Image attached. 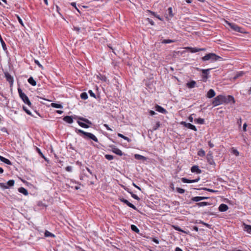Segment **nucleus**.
I'll list each match as a JSON object with an SVG mask.
<instances>
[{"mask_svg":"<svg viewBox=\"0 0 251 251\" xmlns=\"http://www.w3.org/2000/svg\"><path fill=\"white\" fill-rule=\"evenodd\" d=\"M228 206L226 204L224 203L220 204L219 207V210L221 212L226 211V210H228Z\"/></svg>","mask_w":251,"mask_h":251,"instance_id":"dca6fc26","label":"nucleus"},{"mask_svg":"<svg viewBox=\"0 0 251 251\" xmlns=\"http://www.w3.org/2000/svg\"><path fill=\"white\" fill-rule=\"evenodd\" d=\"M35 64L37 65L40 68L42 69H43V66L40 63L39 61L37 60H35L34 61Z\"/></svg>","mask_w":251,"mask_h":251,"instance_id":"a18cd8bd","label":"nucleus"},{"mask_svg":"<svg viewBox=\"0 0 251 251\" xmlns=\"http://www.w3.org/2000/svg\"><path fill=\"white\" fill-rule=\"evenodd\" d=\"M103 126H104V127H105V128H106V129H107V130H110V131H112V129H111V128H110V127H109V126H108V125H107V124H104V125H103Z\"/></svg>","mask_w":251,"mask_h":251,"instance_id":"5fc2aeb1","label":"nucleus"},{"mask_svg":"<svg viewBox=\"0 0 251 251\" xmlns=\"http://www.w3.org/2000/svg\"><path fill=\"white\" fill-rule=\"evenodd\" d=\"M208 145L210 148H213L214 146V144L212 143L211 141L208 142Z\"/></svg>","mask_w":251,"mask_h":251,"instance_id":"e2e57ef3","label":"nucleus"},{"mask_svg":"<svg viewBox=\"0 0 251 251\" xmlns=\"http://www.w3.org/2000/svg\"><path fill=\"white\" fill-rule=\"evenodd\" d=\"M119 200L121 202L126 204L129 207H131L134 210H137V208L133 204L129 202L127 200L123 198H120Z\"/></svg>","mask_w":251,"mask_h":251,"instance_id":"9d476101","label":"nucleus"},{"mask_svg":"<svg viewBox=\"0 0 251 251\" xmlns=\"http://www.w3.org/2000/svg\"><path fill=\"white\" fill-rule=\"evenodd\" d=\"M244 228H245V230H246L248 232H249V233L251 232V226L245 225Z\"/></svg>","mask_w":251,"mask_h":251,"instance_id":"2f4dec72","label":"nucleus"},{"mask_svg":"<svg viewBox=\"0 0 251 251\" xmlns=\"http://www.w3.org/2000/svg\"><path fill=\"white\" fill-rule=\"evenodd\" d=\"M4 75L6 80L10 83V85H13L14 82L13 76L8 72H5Z\"/></svg>","mask_w":251,"mask_h":251,"instance_id":"9b49d317","label":"nucleus"},{"mask_svg":"<svg viewBox=\"0 0 251 251\" xmlns=\"http://www.w3.org/2000/svg\"><path fill=\"white\" fill-rule=\"evenodd\" d=\"M131 229L132 231H134L136 233H138L139 232V229L136 226L134 225H131Z\"/></svg>","mask_w":251,"mask_h":251,"instance_id":"cd10ccee","label":"nucleus"},{"mask_svg":"<svg viewBox=\"0 0 251 251\" xmlns=\"http://www.w3.org/2000/svg\"><path fill=\"white\" fill-rule=\"evenodd\" d=\"M88 93L89 94V95H90L91 97H93L95 99L96 98V95L92 90H89Z\"/></svg>","mask_w":251,"mask_h":251,"instance_id":"37998d69","label":"nucleus"},{"mask_svg":"<svg viewBox=\"0 0 251 251\" xmlns=\"http://www.w3.org/2000/svg\"><path fill=\"white\" fill-rule=\"evenodd\" d=\"M208 198H209L207 197H200L201 201L204 200H206V199H207Z\"/></svg>","mask_w":251,"mask_h":251,"instance_id":"69168bd1","label":"nucleus"},{"mask_svg":"<svg viewBox=\"0 0 251 251\" xmlns=\"http://www.w3.org/2000/svg\"><path fill=\"white\" fill-rule=\"evenodd\" d=\"M206 159L208 163L210 165H215V162L213 159L212 152L209 151L206 156Z\"/></svg>","mask_w":251,"mask_h":251,"instance_id":"1a4fd4ad","label":"nucleus"},{"mask_svg":"<svg viewBox=\"0 0 251 251\" xmlns=\"http://www.w3.org/2000/svg\"><path fill=\"white\" fill-rule=\"evenodd\" d=\"M0 185L1 187H3L4 188H5V189L8 188V186H7V184L6 185L5 183H0Z\"/></svg>","mask_w":251,"mask_h":251,"instance_id":"603ef678","label":"nucleus"},{"mask_svg":"<svg viewBox=\"0 0 251 251\" xmlns=\"http://www.w3.org/2000/svg\"><path fill=\"white\" fill-rule=\"evenodd\" d=\"M194 115V114H192L191 115H190L189 117V120L190 122H193V116Z\"/></svg>","mask_w":251,"mask_h":251,"instance_id":"bf43d9fd","label":"nucleus"},{"mask_svg":"<svg viewBox=\"0 0 251 251\" xmlns=\"http://www.w3.org/2000/svg\"><path fill=\"white\" fill-rule=\"evenodd\" d=\"M76 132L77 133L82 134V137L85 139H91L96 142H98V138L92 133L85 132L81 129H76Z\"/></svg>","mask_w":251,"mask_h":251,"instance_id":"f03ea898","label":"nucleus"},{"mask_svg":"<svg viewBox=\"0 0 251 251\" xmlns=\"http://www.w3.org/2000/svg\"><path fill=\"white\" fill-rule=\"evenodd\" d=\"M174 228L178 230V231H181L182 232H184V233H187L186 232L183 231V230H182L178 226H174Z\"/></svg>","mask_w":251,"mask_h":251,"instance_id":"de8ad7c7","label":"nucleus"},{"mask_svg":"<svg viewBox=\"0 0 251 251\" xmlns=\"http://www.w3.org/2000/svg\"><path fill=\"white\" fill-rule=\"evenodd\" d=\"M191 171L192 172L196 173L198 174H200L201 173V170H200L199 167L197 165H195L192 167Z\"/></svg>","mask_w":251,"mask_h":251,"instance_id":"2eb2a0df","label":"nucleus"},{"mask_svg":"<svg viewBox=\"0 0 251 251\" xmlns=\"http://www.w3.org/2000/svg\"><path fill=\"white\" fill-rule=\"evenodd\" d=\"M172 7H169L168 8V10H169V14H170V16L171 17L172 15Z\"/></svg>","mask_w":251,"mask_h":251,"instance_id":"0e129e2a","label":"nucleus"},{"mask_svg":"<svg viewBox=\"0 0 251 251\" xmlns=\"http://www.w3.org/2000/svg\"><path fill=\"white\" fill-rule=\"evenodd\" d=\"M80 98L83 100H86L88 98V95L86 92H83L80 95Z\"/></svg>","mask_w":251,"mask_h":251,"instance_id":"72a5a7b5","label":"nucleus"},{"mask_svg":"<svg viewBox=\"0 0 251 251\" xmlns=\"http://www.w3.org/2000/svg\"><path fill=\"white\" fill-rule=\"evenodd\" d=\"M196 82L194 80L191 81L189 82L186 83V86L189 88H193L195 87Z\"/></svg>","mask_w":251,"mask_h":251,"instance_id":"aec40b11","label":"nucleus"},{"mask_svg":"<svg viewBox=\"0 0 251 251\" xmlns=\"http://www.w3.org/2000/svg\"><path fill=\"white\" fill-rule=\"evenodd\" d=\"M231 101L233 103L235 102L234 98L232 96L219 95L214 98L212 104L214 106H216L223 103H227Z\"/></svg>","mask_w":251,"mask_h":251,"instance_id":"f257e3e1","label":"nucleus"},{"mask_svg":"<svg viewBox=\"0 0 251 251\" xmlns=\"http://www.w3.org/2000/svg\"><path fill=\"white\" fill-rule=\"evenodd\" d=\"M154 109L156 111L161 113L164 114L167 112L166 110L164 108L158 105H156L155 106Z\"/></svg>","mask_w":251,"mask_h":251,"instance_id":"4468645a","label":"nucleus"},{"mask_svg":"<svg viewBox=\"0 0 251 251\" xmlns=\"http://www.w3.org/2000/svg\"><path fill=\"white\" fill-rule=\"evenodd\" d=\"M176 191L180 194H183L185 192V190L180 188L176 187Z\"/></svg>","mask_w":251,"mask_h":251,"instance_id":"58836bf2","label":"nucleus"},{"mask_svg":"<svg viewBox=\"0 0 251 251\" xmlns=\"http://www.w3.org/2000/svg\"><path fill=\"white\" fill-rule=\"evenodd\" d=\"M28 82L31 85L35 86L36 85V81L33 79L32 76H30L27 80Z\"/></svg>","mask_w":251,"mask_h":251,"instance_id":"5701e85b","label":"nucleus"},{"mask_svg":"<svg viewBox=\"0 0 251 251\" xmlns=\"http://www.w3.org/2000/svg\"><path fill=\"white\" fill-rule=\"evenodd\" d=\"M71 4L74 6V7H75V8L80 13V11H79V10L77 8L76 6V3L75 2H72L71 3Z\"/></svg>","mask_w":251,"mask_h":251,"instance_id":"4d7b16f0","label":"nucleus"},{"mask_svg":"<svg viewBox=\"0 0 251 251\" xmlns=\"http://www.w3.org/2000/svg\"><path fill=\"white\" fill-rule=\"evenodd\" d=\"M148 11L149 13H151V15H153L154 17L157 18L158 19H159L160 20H162L161 18H160L159 16H157L154 12L151 11L150 10H148Z\"/></svg>","mask_w":251,"mask_h":251,"instance_id":"49530a36","label":"nucleus"},{"mask_svg":"<svg viewBox=\"0 0 251 251\" xmlns=\"http://www.w3.org/2000/svg\"><path fill=\"white\" fill-rule=\"evenodd\" d=\"M160 126V122H157L155 124V125L152 127V130H156Z\"/></svg>","mask_w":251,"mask_h":251,"instance_id":"e433bc0d","label":"nucleus"},{"mask_svg":"<svg viewBox=\"0 0 251 251\" xmlns=\"http://www.w3.org/2000/svg\"><path fill=\"white\" fill-rule=\"evenodd\" d=\"M147 20L151 24V25H154V22L152 20L150 19V18H147Z\"/></svg>","mask_w":251,"mask_h":251,"instance_id":"13d9d810","label":"nucleus"},{"mask_svg":"<svg viewBox=\"0 0 251 251\" xmlns=\"http://www.w3.org/2000/svg\"><path fill=\"white\" fill-rule=\"evenodd\" d=\"M51 106L53 108H63V106L61 104L56 103H51Z\"/></svg>","mask_w":251,"mask_h":251,"instance_id":"393cba45","label":"nucleus"},{"mask_svg":"<svg viewBox=\"0 0 251 251\" xmlns=\"http://www.w3.org/2000/svg\"><path fill=\"white\" fill-rule=\"evenodd\" d=\"M198 155L200 156H204L205 155V151L202 149H201L198 151Z\"/></svg>","mask_w":251,"mask_h":251,"instance_id":"c756f323","label":"nucleus"},{"mask_svg":"<svg viewBox=\"0 0 251 251\" xmlns=\"http://www.w3.org/2000/svg\"><path fill=\"white\" fill-rule=\"evenodd\" d=\"M215 96V93L213 89H211L208 91V92L207 93L206 97L210 99V98L214 97Z\"/></svg>","mask_w":251,"mask_h":251,"instance_id":"a211bd4d","label":"nucleus"},{"mask_svg":"<svg viewBox=\"0 0 251 251\" xmlns=\"http://www.w3.org/2000/svg\"><path fill=\"white\" fill-rule=\"evenodd\" d=\"M63 120L69 124H72L73 123L74 121L72 117L70 116H65L63 118Z\"/></svg>","mask_w":251,"mask_h":251,"instance_id":"f3484780","label":"nucleus"},{"mask_svg":"<svg viewBox=\"0 0 251 251\" xmlns=\"http://www.w3.org/2000/svg\"><path fill=\"white\" fill-rule=\"evenodd\" d=\"M131 194V197L135 200L139 201L140 199L135 194H133L132 192H129Z\"/></svg>","mask_w":251,"mask_h":251,"instance_id":"ea45409f","label":"nucleus"},{"mask_svg":"<svg viewBox=\"0 0 251 251\" xmlns=\"http://www.w3.org/2000/svg\"><path fill=\"white\" fill-rule=\"evenodd\" d=\"M227 23L233 30L240 33H245V32L244 31L242 27L238 26L236 24L230 23L228 22H227Z\"/></svg>","mask_w":251,"mask_h":251,"instance_id":"423d86ee","label":"nucleus"},{"mask_svg":"<svg viewBox=\"0 0 251 251\" xmlns=\"http://www.w3.org/2000/svg\"><path fill=\"white\" fill-rule=\"evenodd\" d=\"M134 157L135 159H136L137 160H146V157H145V156H144L143 155L138 154H135L134 155Z\"/></svg>","mask_w":251,"mask_h":251,"instance_id":"b1692460","label":"nucleus"},{"mask_svg":"<svg viewBox=\"0 0 251 251\" xmlns=\"http://www.w3.org/2000/svg\"><path fill=\"white\" fill-rule=\"evenodd\" d=\"M150 114L151 115L153 116V115H155L156 113L154 111L151 110L150 112Z\"/></svg>","mask_w":251,"mask_h":251,"instance_id":"338daca9","label":"nucleus"},{"mask_svg":"<svg viewBox=\"0 0 251 251\" xmlns=\"http://www.w3.org/2000/svg\"><path fill=\"white\" fill-rule=\"evenodd\" d=\"M247 125L246 123H245L244 125H243V129L244 131H246L247 129H246V128H247Z\"/></svg>","mask_w":251,"mask_h":251,"instance_id":"052dcab7","label":"nucleus"},{"mask_svg":"<svg viewBox=\"0 0 251 251\" xmlns=\"http://www.w3.org/2000/svg\"><path fill=\"white\" fill-rule=\"evenodd\" d=\"M232 153L235 154L236 156H238L239 154V151L233 148L232 149Z\"/></svg>","mask_w":251,"mask_h":251,"instance_id":"a19ab883","label":"nucleus"},{"mask_svg":"<svg viewBox=\"0 0 251 251\" xmlns=\"http://www.w3.org/2000/svg\"><path fill=\"white\" fill-rule=\"evenodd\" d=\"M188 49L190 50V52H197L200 50H205V49H199V48H189Z\"/></svg>","mask_w":251,"mask_h":251,"instance_id":"4be33fe9","label":"nucleus"},{"mask_svg":"<svg viewBox=\"0 0 251 251\" xmlns=\"http://www.w3.org/2000/svg\"><path fill=\"white\" fill-rule=\"evenodd\" d=\"M23 108L24 110L26 112V114H27L29 115L32 116H34L33 115H32L31 112L27 108V107L26 106H23Z\"/></svg>","mask_w":251,"mask_h":251,"instance_id":"f704fd0d","label":"nucleus"},{"mask_svg":"<svg viewBox=\"0 0 251 251\" xmlns=\"http://www.w3.org/2000/svg\"><path fill=\"white\" fill-rule=\"evenodd\" d=\"M110 147L111 148L112 151L114 153L120 156H122L123 154V152L116 146L111 145L110 146Z\"/></svg>","mask_w":251,"mask_h":251,"instance_id":"6e6552de","label":"nucleus"},{"mask_svg":"<svg viewBox=\"0 0 251 251\" xmlns=\"http://www.w3.org/2000/svg\"><path fill=\"white\" fill-rule=\"evenodd\" d=\"M105 158L108 160H111L113 159L114 156L110 154H105Z\"/></svg>","mask_w":251,"mask_h":251,"instance_id":"4c0bfd02","label":"nucleus"},{"mask_svg":"<svg viewBox=\"0 0 251 251\" xmlns=\"http://www.w3.org/2000/svg\"><path fill=\"white\" fill-rule=\"evenodd\" d=\"M45 236L46 237H54V235L48 230H46L45 232Z\"/></svg>","mask_w":251,"mask_h":251,"instance_id":"473e14b6","label":"nucleus"},{"mask_svg":"<svg viewBox=\"0 0 251 251\" xmlns=\"http://www.w3.org/2000/svg\"><path fill=\"white\" fill-rule=\"evenodd\" d=\"M210 70H211V69H202L201 70L202 73V78L203 81H206L207 79L209 77L208 74Z\"/></svg>","mask_w":251,"mask_h":251,"instance_id":"0eeeda50","label":"nucleus"},{"mask_svg":"<svg viewBox=\"0 0 251 251\" xmlns=\"http://www.w3.org/2000/svg\"><path fill=\"white\" fill-rule=\"evenodd\" d=\"M18 191L25 196H27L28 194L27 190L24 187H20L18 189Z\"/></svg>","mask_w":251,"mask_h":251,"instance_id":"412c9836","label":"nucleus"},{"mask_svg":"<svg viewBox=\"0 0 251 251\" xmlns=\"http://www.w3.org/2000/svg\"><path fill=\"white\" fill-rule=\"evenodd\" d=\"M18 91L20 97L23 100L24 103L27 104L29 107H31L32 104L30 101L29 100L27 96L24 92H23L22 89L19 88L18 89Z\"/></svg>","mask_w":251,"mask_h":251,"instance_id":"20e7f679","label":"nucleus"},{"mask_svg":"<svg viewBox=\"0 0 251 251\" xmlns=\"http://www.w3.org/2000/svg\"><path fill=\"white\" fill-rule=\"evenodd\" d=\"M76 118L78 119L77 123L82 127L88 128L89 126L87 124H92V122L87 119L78 116H76Z\"/></svg>","mask_w":251,"mask_h":251,"instance_id":"7ed1b4c3","label":"nucleus"},{"mask_svg":"<svg viewBox=\"0 0 251 251\" xmlns=\"http://www.w3.org/2000/svg\"><path fill=\"white\" fill-rule=\"evenodd\" d=\"M151 239H152L151 240L153 242H154L156 244H159V241L157 239L154 238H152Z\"/></svg>","mask_w":251,"mask_h":251,"instance_id":"6e6d98bb","label":"nucleus"},{"mask_svg":"<svg viewBox=\"0 0 251 251\" xmlns=\"http://www.w3.org/2000/svg\"><path fill=\"white\" fill-rule=\"evenodd\" d=\"M201 189L203 190L209 191V192H217V191H216V190H214L210 189L209 188H202Z\"/></svg>","mask_w":251,"mask_h":251,"instance_id":"09e8293b","label":"nucleus"},{"mask_svg":"<svg viewBox=\"0 0 251 251\" xmlns=\"http://www.w3.org/2000/svg\"><path fill=\"white\" fill-rule=\"evenodd\" d=\"M196 204L198 206L201 207V206H206V205H209V203L207 202L203 201V202H198Z\"/></svg>","mask_w":251,"mask_h":251,"instance_id":"c85d7f7f","label":"nucleus"},{"mask_svg":"<svg viewBox=\"0 0 251 251\" xmlns=\"http://www.w3.org/2000/svg\"><path fill=\"white\" fill-rule=\"evenodd\" d=\"M194 122L199 124H203L204 122V120L203 119L200 118L198 119H196L194 120Z\"/></svg>","mask_w":251,"mask_h":251,"instance_id":"bb28decb","label":"nucleus"},{"mask_svg":"<svg viewBox=\"0 0 251 251\" xmlns=\"http://www.w3.org/2000/svg\"><path fill=\"white\" fill-rule=\"evenodd\" d=\"M221 58V57L217 55L216 54L214 53H209L206 54L205 56H204L202 58V60L203 61H207V60H211V61H216L219 59Z\"/></svg>","mask_w":251,"mask_h":251,"instance_id":"39448f33","label":"nucleus"},{"mask_svg":"<svg viewBox=\"0 0 251 251\" xmlns=\"http://www.w3.org/2000/svg\"><path fill=\"white\" fill-rule=\"evenodd\" d=\"M15 183V181L14 180H9V181H8L6 183V184L7 185V186L9 187H11V186H13L14 185Z\"/></svg>","mask_w":251,"mask_h":251,"instance_id":"7c9ffc66","label":"nucleus"},{"mask_svg":"<svg viewBox=\"0 0 251 251\" xmlns=\"http://www.w3.org/2000/svg\"><path fill=\"white\" fill-rule=\"evenodd\" d=\"M244 74V72L243 71H240V72L237 73V74L234 77V79H235L237 78L238 77L243 75Z\"/></svg>","mask_w":251,"mask_h":251,"instance_id":"c9c22d12","label":"nucleus"},{"mask_svg":"<svg viewBox=\"0 0 251 251\" xmlns=\"http://www.w3.org/2000/svg\"><path fill=\"white\" fill-rule=\"evenodd\" d=\"M172 42H173V40H170V39H165V40H163L162 42V43H164V44H168V43H171Z\"/></svg>","mask_w":251,"mask_h":251,"instance_id":"c03bdc74","label":"nucleus"},{"mask_svg":"<svg viewBox=\"0 0 251 251\" xmlns=\"http://www.w3.org/2000/svg\"><path fill=\"white\" fill-rule=\"evenodd\" d=\"M192 201H201L200 197H194L192 198Z\"/></svg>","mask_w":251,"mask_h":251,"instance_id":"79ce46f5","label":"nucleus"},{"mask_svg":"<svg viewBox=\"0 0 251 251\" xmlns=\"http://www.w3.org/2000/svg\"><path fill=\"white\" fill-rule=\"evenodd\" d=\"M118 136L119 137H121V138L124 139V140L127 141L128 142H131V139H130L128 137L125 136L121 133H118Z\"/></svg>","mask_w":251,"mask_h":251,"instance_id":"a878e982","label":"nucleus"},{"mask_svg":"<svg viewBox=\"0 0 251 251\" xmlns=\"http://www.w3.org/2000/svg\"><path fill=\"white\" fill-rule=\"evenodd\" d=\"M100 79L103 81H106L107 78L105 76H101Z\"/></svg>","mask_w":251,"mask_h":251,"instance_id":"680f3d73","label":"nucleus"},{"mask_svg":"<svg viewBox=\"0 0 251 251\" xmlns=\"http://www.w3.org/2000/svg\"><path fill=\"white\" fill-rule=\"evenodd\" d=\"M175 251H183L180 248H179L178 247H176L175 249Z\"/></svg>","mask_w":251,"mask_h":251,"instance_id":"774afa93","label":"nucleus"},{"mask_svg":"<svg viewBox=\"0 0 251 251\" xmlns=\"http://www.w3.org/2000/svg\"><path fill=\"white\" fill-rule=\"evenodd\" d=\"M66 171L67 172H72V167L71 166H68L66 167Z\"/></svg>","mask_w":251,"mask_h":251,"instance_id":"8fccbe9b","label":"nucleus"},{"mask_svg":"<svg viewBox=\"0 0 251 251\" xmlns=\"http://www.w3.org/2000/svg\"><path fill=\"white\" fill-rule=\"evenodd\" d=\"M0 160L7 165H12V162L8 159L0 155Z\"/></svg>","mask_w":251,"mask_h":251,"instance_id":"6ab92c4d","label":"nucleus"},{"mask_svg":"<svg viewBox=\"0 0 251 251\" xmlns=\"http://www.w3.org/2000/svg\"><path fill=\"white\" fill-rule=\"evenodd\" d=\"M200 177H198L197 178H196L195 179H189L183 177L181 178V181L183 183H194V182H198L200 180Z\"/></svg>","mask_w":251,"mask_h":251,"instance_id":"f8f14e48","label":"nucleus"},{"mask_svg":"<svg viewBox=\"0 0 251 251\" xmlns=\"http://www.w3.org/2000/svg\"><path fill=\"white\" fill-rule=\"evenodd\" d=\"M181 124L184 125L185 127H187L188 128L192 129L194 131H197V128L196 127V126L190 123H186L185 122H182Z\"/></svg>","mask_w":251,"mask_h":251,"instance_id":"ddd939ff","label":"nucleus"},{"mask_svg":"<svg viewBox=\"0 0 251 251\" xmlns=\"http://www.w3.org/2000/svg\"><path fill=\"white\" fill-rule=\"evenodd\" d=\"M73 29L76 31L77 33H78L80 30V28L76 26H74Z\"/></svg>","mask_w":251,"mask_h":251,"instance_id":"864d4df0","label":"nucleus"},{"mask_svg":"<svg viewBox=\"0 0 251 251\" xmlns=\"http://www.w3.org/2000/svg\"><path fill=\"white\" fill-rule=\"evenodd\" d=\"M17 19L18 20V21L19 22V23L22 25L23 26L24 25V24H23V21L21 19V18L19 16H17Z\"/></svg>","mask_w":251,"mask_h":251,"instance_id":"3c124183","label":"nucleus"}]
</instances>
